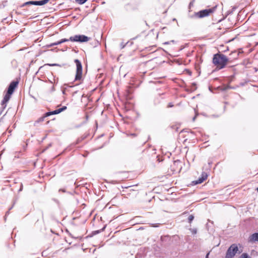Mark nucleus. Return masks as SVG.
Returning a JSON list of instances; mask_svg holds the SVG:
<instances>
[{"label":"nucleus","instance_id":"4be33fe9","mask_svg":"<svg viewBox=\"0 0 258 258\" xmlns=\"http://www.w3.org/2000/svg\"><path fill=\"white\" fill-rule=\"evenodd\" d=\"M50 66H59L58 64L57 63H52V64H48Z\"/></svg>","mask_w":258,"mask_h":258},{"label":"nucleus","instance_id":"ddd939ff","mask_svg":"<svg viewBox=\"0 0 258 258\" xmlns=\"http://www.w3.org/2000/svg\"><path fill=\"white\" fill-rule=\"evenodd\" d=\"M208 177V174L205 172H203L201 175V176L200 177L201 178H202L204 181H205Z\"/></svg>","mask_w":258,"mask_h":258},{"label":"nucleus","instance_id":"f8f14e48","mask_svg":"<svg viewBox=\"0 0 258 258\" xmlns=\"http://www.w3.org/2000/svg\"><path fill=\"white\" fill-rule=\"evenodd\" d=\"M203 182H204V180L201 177H199L198 180L193 181L195 184H200L202 183Z\"/></svg>","mask_w":258,"mask_h":258},{"label":"nucleus","instance_id":"f03ea898","mask_svg":"<svg viewBox=\"0 0 258 258\" xmlns=\"http://www.w3.org/2000/svg\"><path fill=\"white\" fill-rule=\"evenodd\" d=\"M217 7V6H215L211 8L203 10L198 12H196L194 14V16L195 17L198 18H203L209 16L215 11Z\"/></svg>","mask_w":258,"mask_h":258},{"label":"nucleus","instance_id":"412c9836","mask_svg":"<svg viewBox=\"0 0 258 258\" xmlns=\"http://www.w3.org/2000/svg\"><path fill=\"white\" fill-rule=\"evenodd\" d=\"M50 115H52V113H51V111L50 112H47L45 113V116H48Z\"/></svg>","mask_w":258,"mask_h":258},{"label":"nucleus","instance_id":"a878e982","mask_svg":"<svg viewBox=\"0 0 258 258\" xmlns=\"http://www.w3.org/2000/svg\"><path fill=\"white\" fill-rule=\"evenodd\" d=\"M209 252H208V253L206 254V258H208V257H209Z\"/></svg>","mask_w":258,"mask_h":258},{"label":"nucleus","instance_id":"6e6552de","mask_svg":"<svg viewBox=\"0 0 258 258\" xmlns=\"http://www.w3.org/2000/svg\"><path fill=\"white\" fill-rule=\"evenodd\" d=\"M18 84V82L17 81H12L9 86L7 92H9V93H12L14 92L15 88L17 87Z\"/></svg>","mask_w":258,"mask_h":258},{"label":"nucleus","instance_id":"423d86ee","mask_svg":"<svg viewBox=\"0 0 258 258\" xmlns=\"http://www.w3.org/2000/svg\"><path fill=\"white\" fill-rule=\"evenodd\" d=\"M49 0H41L39 1H29L24 3L22 7H24L27 5H33L37 6H42L47 4Z\"/></svg>","mask_w":258,"mask_h":258},{"label":"nucleus","instance_id":"20e7f679","mask_svg":"<svg viewBox=\"0 0 258 258\" xmlns=\"http://www.w3.org/2000/svg\"><path fill=\"white\" fill-rule=\"evenodd\" d=\"M238 251V248L236 244H232L227 249L225 258H233Z\"/></svg>","mask_w":258,"mask_h":258},{"label":"nucleus","instance_id":"c85d7f7f","mask_svg":"<svg viewBox=\"0 0 258 258\" xmlns=\"http://www.w3.org/2000/svg\"><path fill=\"white\" fill-rule=\"evenodd\" d=\"M95 232L96 233H98L99 232V231H95Z\"/></svg>","mask_w":258,"mask_h":258},{"label":"nucleus","instance_id":"cd10ccee","mask_svg":"<svg viewBox=\"0 0 258 258\" xmlns=\"http://www.w3.org/2000/svg\"><path fill=\"white\" fill-rule=\"evenodd\" d=\"M196 118V116L194 117L192 120L194 121L195 120Z\"/></svg>","mask_w":258,"mask_h":258},{"label":"nucleus","instance_id":"7ed1b4c3","mask_svg":"<svg viewBox=\"0 0 258 258\" xmlns=\"http://www.w3.org/2000/svg\"><path fill=\"white\" fill-rule=\"evenodd\" d=\"M74 61L77 68L75 81H81L82 80V65L81 62L78 59H75Z\"/></svg>","mask_w":258,"mask_h":258},{"label":"nucleus","instance_id":"0eeeda50","mask_svg":"<svg viewBox=\"0 0 258 258\" xmlns=\"http://www.w3.org/2000/svg\"><path fill=\"white\" fill-rule=\"evenodd\" d=\"M12 94V93L9 94V92H7V93L6 94V95H5L4 98L3 100V101H2V103H1L2 106L4 109L6 108V107L7 106V103L10 100Z\"/></svg>","mask_w":258,"mask_h":258},{"label":"nucleus","instance_id":"c756f323","mask_svg":"<svg viewBox=\"0 0 258 258\" xmlns=\"http://www.w3.org/2000/svg\"><path fill=\"white\" fill-rule=\"evenodd\" d=\"M257 191H258V187L257 188Z\"/></svg>","mask_w":258,"mask_h":258},{"label":"nucleus","instance_id":"bb28decb","mask_svg":"<svg viewBox=\"0 0 258 258\" xmlns=\"http://www.w3.org/2000/svg\"><path fill=\"white\" fill-rule=\"evenodd\" d=\"M165 44H169V42H166L164 43Z\"/></svg>","mask_w":258,"mask_h":258},{"label":"nucleus","instance_id":"b1692460","mask_svg":"<svg viewBox=\"0 0 258 258\" xmlns=\"http://www.w3.org/2000/svg\"><path fill=\"white\" fill-rule=\"evenodd\" d=\"M152 226H153V227H158V224H152Z\"/></svg>","mask_w":258,"mask_h":258},{"label":"nucleus","instance_id":"f257e3e1","mask_svg":"<svg viewBox=\"0 0 258 258\" xmlns=\"http://www.w3.org/2000/svg\"><path fill=\"white\" fill-rule=\"evenodd\" d=\"M227 57L221 52L215 54L213 58V63L218 70L224 68L228 62Z\"/></svg>","mask_w":258,"mask_h":258},{"label":"nucleus","instance_id":"1a4fd4ad","mask_svg":"<svg viewBox=\"0 0 258 258\" xmlns=\"http://www.w3.org/2000/svg\"><path fill=\"white\" fill-rule=\"evenodd\" d=\"M249 242L258 241V232L254 233L251 235L248 239Z\"/></svg>","mask_w":258,"mask_h":258},{"label":"nucleus","instance_id":"5701e85b","mask_svg":"<svg viewBox=\"0 0 258 258\" xmlns=\"http://www.w3.org/2000/svg\"><path fill=\"white\" fill-rule=\"evenodd\" d=\"M173 106V105L172 104V103H169L168 104V106L167 107H172Z\"/></svg>","mask_w":258,"mask_h":258},{"label":"nucleus","instance_id":"2eb2a0df","mask_svg":"<svg viewBox=\"0 0 258 258\" xmlns=\"http://www.w3.org/2000/svg\"><path fill=\"white\" fill-rule=\"evenodd\" d=\"M88 0H76V2L80 5H83Z\"/></svg>","mask_w":258,"mask_h":258},{"label":"nucleus","instance_id":"9d476101","mask_svg":"<svg viewBox=\"0 0 258 258\" xmlns=\"http://www.w3.org/2000/svg\"><path fill=\"white\" fill-rule=\"evenodd\" d=\"M66 109H67V106H64L61 108H60L56 109L54 111H51V113H52V114H58V113H60L61 112L65 110Z\"/></svg>","mask_w":258,"mask_h":258},{"label":"nucleus","instance_id":"6ab92c4d","mask_svg":"<svg viewBox=\"0 0 258 258\" xmlns=\"http://www.w3.org/2000/svg\"><path fill=\"white\" fill-rule=\"evenodd\" d=\"M191 232L194 234H196L197 232V230L196 229H191Z\"/></svg>","mask_w":258,"mask_h":258},{"label":"nucleus","instance_id":"9b49d317","mask_svg":"<svg viewBox=\"0 0 258 258\" xmlns=\"http://www.w3.org/2000/svg\"><path fill=\"white\" fill-rule=\"evenodd\" d=\"M61 44V43H60V41H57L56 42H54V43H51L50 44H48L47 45V47H52L54 45H59V44Z\"/></svg>","mask_w":258,"mask_h":258},{"label":"nucleus","instance_id":"f3484780","mask_svg":"<svg viewBox=\"0 0 258 258\" xmlns=\"http://www.w3.org/2000/svg\"><path fill=\"white\" fill-rule=\"evenodd\" d=\"M69 41H70V38L69 39L64 38V39H62L60 40V43H62L66 42H68Z\"/></svg>","mask_w":258,"mask_h":258},{"label":"nucleus","instance_id":"4468645a","mask_svg":"<svg viewBox=\"0 0 258 258\" xmlns=\"http://www.w3.org/2000/svg\"><path fill=\"white\" fill-rule=\"evenodd\" d=\"M239 258H251L247 253H243Z\"/></svg>","mask_w":258,"mask_h":258},{"label":"nucleus","instance_id":"aec40b11","mask_svg":"<svg viewBox=\"0 0 258 258\" xmlns=\"http://www.w3.org/2000/svg\"><path fill=\"white\" fill-rule=\"evenodd\" d=\"M23 184L22 183H21V185H20V189H19V192H20L21 191H22L23 190Z\"/></svg>","mask_w":258,"mask_h":258},{"label":"nucleus","instance_id":"39448f33","mask_svg":"<svg viewBox=\"0 0 258 258\" xmlns=\"http://www.w3.org/2000/svg\"><path fill=\"white\" fill-rule=\"evenodd\" d=\"M90 38L84 35H76L70 37V40L73 42H87Z\"/></svg>","mask_w":258,"mask_h":258},{"label":"nucleus","instance_id":"393cba45","mask_svg":"<svg viewBox=\"0 0 258 258\" xmlns=\"http://www.w3.org/2000/svg\"><path fill=\"white\" fill-rule=\"evenodd\" d=\"M42 256H44L45 255V251H43L42 253Z\"/></svg>","mask_w":258,"mask_h":258},{"label":"nucleus","instance_id":"a211bd4d","mask_svg":"<svg viewBox=\"0 0 258 258\" xmlns=\"http://www.w3.org/2000/svg\"><path fill=\"white\" fill-rule=\"evenodd\" d=\"M15 204V202L14 203L13 205L9 209V211L6 212V216H7L8 215H9L10 211L13 208Z\"/></svg>","mask_w":258,"mask_h":258},{"label":"nucleus","instance_id":"dca6fc26","mask_svg":"<svg viewBox=\"0 0 258 258\" xmlns=\"http://www.w3.org/2000/svg\"><path fill=\"white\" fill-rule=\"evenodd\" d=\"M194 219V216L192 215H190L188 217V221L189 223H191Z\"/></svg>","mask_w":258,"mask_h":258}]
</instances>
